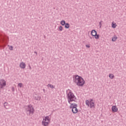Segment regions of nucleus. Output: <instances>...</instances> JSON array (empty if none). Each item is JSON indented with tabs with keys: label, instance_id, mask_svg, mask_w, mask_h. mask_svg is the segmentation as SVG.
Segmentation results:
<instances>
[{
	"label": "nucleus",
	"instance_id": "f257e3e1",
	"mask_svg": "<svg viewBox=\"0 0 126 126\" xmlns=\"http://www.w3.org/2000/svg\"><path fill=\"white\" fill-rule=\"evenodd\" d=\"M73 82L76 84L78 86L83 87L85 83V81L84 79L78 75H75L73 76Z\"/></svg>",
	"mask_w": 126,
	"mask_h": 126
},
{
	"label": "nucleus",
	"instance_id": "f03ea898",
	"mask_svg": "<svg viewBox=\"0 0 126 126\" xmlns=\"http://www.w3.org/2000/svg\"><path fill=\"white\" fill-rule=\"evenodd\" d=\"M66 94L68 102L70 104H72L71 102L72 101L76 102L77 98L71 91H70L69 93L67 92Z\"/></svg>",
	"mask_w": 126,
	"mask_h": 126
},
{
	"label": "nucleus",
	"instance_id": "7ed1b4c3",
	"mask_svg": "<svg viewBox=\"0 0 126 126\" xmlns=\"http://www.w3.org/2000/svg\"><path fill=\"white\" fill-rule=\"evenodd\" d=\"M2 35L0 34V37H1V39H0V47L3 46L4 47L6 46L5 44H7V40L9 37L6 36L5 38H4V37H2Z\"/></svg>",
	"mask_w": 126,
	"mask_h": 126
},
{
	"label": "nucleus",
	"instance_id": "20e7f679",
	"mask_svg": "<svg viewBox=\"0 0 126 126\" xmlns=\"http://www.w3.org/2000/svg\"><path fill=\"white\" fill-rule=\"evenodd\" d=\"M77 104L76 103L70 104V108L72 109V111L74 114H76L78 112V110L77 109Z\"/></svg>",
	"mask_w": 126,
	"mask_h": 126
},
{
	"label": "nucleus",
	"instance_id": "39448f33",
	"mask_svg": "<svg viewBox=\"0 0 126 126\" xmlns=\"http://www.w3.org/2000/svg\"><path fill=\"white\" fill-rule=\"evenodd\" d=\"M50 119H49V117L46 116L43 119L42 124L44 126H47L50 124Z\"/></svg>",
	"mask_w": 126,
	"mask_h": 126
},
{
	"label": "nucleus",
	"instance_id": "423d86ee",
	"mask_svg": "<svg viewBox=\"0 0 126 126\" xmlns=\"http://www.w3.org/2000/svg\"><path fill=\"white\" fill-rule=\"evenodd\" d=\"M27 112H29V114L30 115L31 114H33L34 113V108L32 107V105L30 104L28 106L27 108L26 109Z\"/></svg>",
	"mask_w": 126,
	"mask_h": 126
},
{
	"label": "nucleus",
	"instance_id": "0eeeda50",
	"mask_svg": "<svg viewBox=\"0 0 126 126\" xmlns=\"http://www.w3.org/2000/svg\"><path fill=\"white\" fill-rule=\"evenodd\" d=\"M0 88L2 89L6 85V81L4 79L0 80Z\"/></svg>",
	"mask_w": 126,
	"mask_h": 126
},
{
	"label": "nucleus",
	"instance_id": "6e6552de",
	"mask_svg": "<svg viewBox=\"0 0 126 126\" xmlns=\"http://www.w3.org/2000/svg\"><path fill=\"white\" fill-rule=\"evenodd\" d=\"M93 31L94 32V33L95 32V34H94V35H93ZM91 34H92L93 35V36H94V38H95L96 39H99L100 35H99V34H97V32L95 30H94L92 31V32H91Z\"/></svg>",
	"mask_w": 126,
	"mask_h": 126
},
{
	"label": "nucleus",
	"instance_id": "1a4fd4ad",
	"mask_svg": "<svg viewBox=\"0 0 126 126\" xmlns=\"http://www.w3.org/2000/svg\"><path fill=\"white\" fill-rule=\"evenodd\" d=\"M111 110L113 112H116L118 110V108L116 106H112V107L111 108Z\"/></svg>",
	"mask_w": 126,
	"mask_h": 126
},
{
	"label": "nucleus",
	"instance_id": "9d476101",
	"mask_svg": "<svg viewBox=\"0 0 126 126\" xmlns=\"http://www.w3.org/2000/svg\"><path fill=\"white\" fill-rule=\"evenodd\" d=\"M26 66V64L25 63H23V62L20 63V67L21 68L24 69V68H25Z\"/></svg>",
	"mask_w": 126,
	"mask_h": 126
},
{
	"label": "nucleus",
	"instance_id": "9b49d317",
	"mask_svg": "<svg viewBox=\"0 0 126 126\" xmlns=\"http://www.w3.org/2000/svg\"><path fill=\"white\" fill-rule=\"evenodd\" d=\"M117 38H118V37H117V36L116 35H114V36H113V37H112V39H111V40L112 41L114 42L117 40Z\"/></svg>",
	"mask_w": 126,
	"mask_h": 126
},
{
	"label": "nucleus",
	"instance_id": "f8f14e48",
	"mask_svg": "<svg viewBox=\"0 0 126 126\" xmlns=\"http://www.w3.org/2000/svg\"><path fill=\"white\" fill-rule=\"evenodd\" d=\"M64 26L65 29H69L70 28V25L69 23H66Z\"/></svg>",
	"mask_w": 126,
	"mask_h": 126
},
{
	"label": "nucleus",
	"instance_id": "ddd939ff",
	"mask_svg": "<svg viewBox=\"0 0 126 126\" xmlns=\"http://www.w3.org/2000/svg\"><path fill=\"white\" fill-rule=\"evenodd\" d=\"M66 24V23L64 20H63L61 22V24L63 26H65Z\"/></svg>",
	"mask_w": 126,
	"mask_h": 126
},
{
	"label": "nucleus",
	"instance_id": "4468645a",
	"mask_svg": "<svg viewBox=\"0 0 126 126\" xmlns=\"http://www.w3.org/2000/svg\"><path fill=\"white\" fill-rule=\"evenodd\" d=\"M94 102H91V103H90V107L92 108L94 107Z\"/></svg>",
	"mask_w": 126,
	"mask_h": 126
},
{
	"label": "nucleus",
	"instance_id": "2eb2a0df",
	"mask_svg": "<svg viewBox=\"0 0 126 126\" xmlns=\"http://www.w3.org/2000/svg\"><path fill=\"white\" fill-rule=\"evenodd\" d=\"M34 99H35V100H36L39 101V100H40L41 97H40V96H35V97H34Z\"/></svg>",
	"mask_w": 126,
	"mask_h": 126
},
{
	"label": "nucleus",
	"instance_id": "dca6fc26",
	"mask_svg": "<svg viewBox=\"0 0 126 126\" xmlns=\"http://www.w3.org/2000/svg\"><path fill=\"white\" fill-rule=\"evenodd\" d=\"M114 77L115 76L113 74H109V78H110L111 79H113Z\"/></svg>",
	"mask_w": 126,
	"mask_h": 126
},
{
	"label": "nucleus",
	"instance_id": "f3484780",
	"mask_svg": "<svg viewBox=\"0 0 126 126\" xmlns=\"http://www.w3.org/2000/svg\"><path fill=\"white\" fill-rule=\"evenodd\" d=\"M116 26H117V25L116 23L114 24V23H112V25L111 26V27H112V28H116Z\"/></svg>",
	"mask_w": 126,
	"mask_h": 126
},
{
	"label": "nucleus",
	"instance_id": "a211bd4d",
	"mask_svg": "<svg viewBox=\"0 0 126 126\" xmlns=\"http://www.w3.org/2000/svg\"><path fill=\"white\" fill-rule=\"evenodd\" d=\"M48 87H50V88H51L52 89H54L55 88V86L52 85H51V84H48Z\"/></svg>",
	"mask_w": 126,
	"mask_h": 126
},
{
	"label": "nucleus",
	"instance_id": "6ab92c4d",
	"mask_svg": "<svg viewBox=\"0 0 126 126\" xmlns=\"http://www.w3.org/2000/svg\"><path fill=\"white\" fill-rule=\"evenodd\" d=\"M90 101L88 100H86V104L88 105V106H90Z\"/></svg>",
	"mask_w": 126,
	"mask_h": 126
},
{
	"label": "nucleus",
	"instance_id": "aec40b11",
	"mask_svg": "<svg viewBox=\"0 0 126 126\" xmlns=\"http://www.w3.org/2000/svg\"><path fill=\"white\" fill-rule=\"evenodd\" d=\"M8 105V103L7 102H5L4 103V107L7 109L8 108L6 107V106Z\"/></svg>",
	"mask_w": 126,
	"mask_h": 126
},
{
	"label": "nucleus",
	"instance_id": "412c9836",
	"mask_svg": "<svg viewBox=\"0 0 126 126\" xmlns=\"http://www.w3.org/2000/svg\"><path fill=\"white\" fill-rule=\"evenodd\" d=\"M59 29L60 31H62L63 30V27L62 26H60Z\"/></svg>",
	"mask_w": 126,
	"mask_h": 126
},
{
	"label": "nucleus",
	"instance_id": "4be33fe9",
	"mask_svg": "<svg viewBox=\"0 0 126 126\" xmlns=\"http://www.w3.org/2000/svg\"><path fill=\"white\" fill-rule=\"evenodd\" d=\"M23 86V84L22 83H19L18 84V86H19L20 88H21Z\"/></svg>",
	"mask_w": 126,
	"mask_h": 126
},
{
	"label": "nucleus",
	"instance_id": "5701e85b",
	"mask_svg": "<svg viewBox=\"0 0 126 126\" xmlns=\"http://www.w3.org/2000/svg\"><path fill=\"white\" fill-rule=\"evenodd\" d=\"M11 90H12V92H14V91H15V88H14V87H12Z\"/></svg>",
	"mask_w": 126,
	"mask_h": 126
},
{
	"label": "nucleus",
	"instance_id": "b1692460",
	"mask_svg": "<svg viewBox=\"0 0 126 126\" xmlns=\"http://www.w3.org/2000/svg\"><path fill=\"white\" fill-rule=\"evenodd\" d=\"M13 46H11L9 48V49H10V50H13Z\"/></svg>",
	"mask_w": 126,
	"mask_h": 126
},
{
	"label": "nucleus",
	"instance_id": "393cba45",
	"mask_svg": "<svg viewBox=\"0 0 126 126\" xmlns=\"http://www.w3.org/2000/svg\"><path fill=\"white\" fill-rule=\"evenodd\" d=\"M102 26V24H101V22H99V28H101Z\"/></svg>",
	"mask_w": 126,
	"mask_h": 126
},
{
	"label": "nucleus",
	"instance_id": "a878e982",
	"mask_svg": "<svg viewBox=\"0 0 126 126\" xmlns=\"http://www.w3.org/2000/svg\"><path fill=\"white\" fill-rule=\"evenodd\" d=\"M86 47L89 48H90V46L89 45H86Z\"/></svg>",
	"mask_w": 126,
	"mask_h": 126
},
{
	"label": "nucleus",
	"instance_id": "bb28decb",
	"mask_svg": "<svg viewBox=\"0 0 126 126\" xmlns=\"http://www.w3.org/2000/svg\"><path fill=\"white\" fill-rule=\"evenodd\" d=\"M95 34H96V32H94V31H93V34H92V36H93V35H94Z\"/></svg>",
	"mask_w": 126,
	"mask_h": 126
},
{
	"label": "nucleus",
	"instance_id": "cd10ccee",
	"mask_svg": "<svg viewBox=\"0 0 126 126\" xmlns=\"http://www.w3.org/2000/svg\"><path fill=\"white\" fill-rule=\"evenodd\" d=\"M29 67H30V69L31 70L32 69V67L31 66V65L30 64L29 65Z\"/></svg>",
	"mask_w": 126,
	"mask_h": 126
},
{
	"label": "nucleus",
	"instance_id": "c85d7f7f",
	"mask_svg": "<svg viewBox=\"0 0 126 126\" xmlns=\"http://www.w3.org/2000/svg\"><path fill=\"white\" fill-rule=\"evenodd\" d=\"M34 53H35L36 55H37V53L36 51L34 52Z\"/></svg>",
	"mask_w": 126,
	"mask_h": 126
},
{
	"label": "nucleus",
	"instance_id": "c756f323",
	"mask_svg": "<svg viewBox=\"0 0 126 126\" xmlns=\"http://www.w3.org/2000/svg\"><path fill=\"white\" fill-rule=\"evenodd\" d=\"M93 99H91V102L93 101Z\"/></svg>",
	"mask_w": 126,
	"mask_h": 126
},
{
	"label": "nucleus",
	"instance_id": "7c9ffc66",
	"mask_svg": "<svg viewBox=\"0 0 126 126\" xmlns=\"http://www.w3.org/2000/svg\"><path fill=\"white\" fill-rule=\"evenodd\" d=\"M90 38L92 39V37H91V36H90Z\"/></svg>",
	"mask_w": 126,
	"mask_h": 126
},
{
	"label": "nucleus",
	"instance_id": "2f4dec72",
	"mask_svg": "<svg viewBox=\"0 0 126 126\" xmlns=\"http://www.w3.org/2000/svg\"><path fill=\"white\" fill-rule=\"evenodd\" d=\"M43 91H44V92H45V90L44 89H43Z\"/></svg>",
	"mask_w": 126,
	"mask_h": 126
},
{
	"label": "nucleus",
	"instance_id": "473e14b6",
	"mask_svg": "<svg viewBox=\"0 0 126 126\" xmlns=\"http://www.w3.org/2000/svg\"><path fill=\"white\" fill-rule=\"evenodd\" d=\"M44 37H45V36H44Z\"/></svg>",
	"mask_w": 126,
	"mask_h": 126
}]
</instances>
